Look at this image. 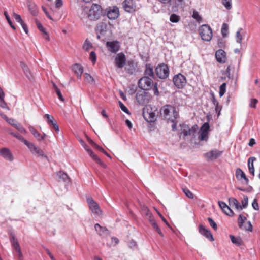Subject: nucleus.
I'll list each match as a JSON object with an SVG mask.
<instances>
[{
	"label": "nucleus",
	"mask_w": 260,
	"mask_h": 260,
	"mask_svg": "<svg viewBox=\"0 0 260 260\" xmlns=\"http://www.w3.org/2000/svg\"><path fill=\"white\" fill-rule=\"evenodd\" d=\"M228 31V25L226 23L223 24L221 28V33L223 36H225Z\"/></svg>",
	"instance_id": "5fc2aeb1"
},
{
	"label": "nucleus",
	"mask_w": 260,
	"mask_h": 260,
	"mask_svg": "<svg viewBox=\"0 0 260 260\" xmlns=\"http://www.w3.org/2000/svg\"><path fill=\"white\" fill-rule=\"evenodd\" d=\"M199 33L202 39L205 41H210L212 38L211 28L207 24L202 25L199 28Z\"/></svg>",
	"instance_id": "7ed1b4c3"
},
{
	"label": "nucleus",
	"mask_w": 260,
	"mask_h": 260,
	"mask_svg": "<svg viewBox=\"0 0 260 260\" xmlns=\"http://www.w3.org/2000/svg\"><path fill=\"white\" fill-rule=\"evenodd\" d=\"M151 225L161 237H164L163 233H162L160 229L159 228V226L158 225L157 223L155 221L151 223Z\"/></svg>",
	"instance_id": "a19ab883"
},
{
	"label": "nucleus",
	"mask_w": 260,
	"mask_h": 260,
	"mask_svg": "<svg viewBox=\"0 0 260 260\" xmlns=\"http://www.w3.org/2000/svg\"><path fill=\"white\" fill-rule=\"evenodd\" d=\"M242 30V29L241 28H240L239 29V30L236 32V42L239 44L242 43V39H243L242 35L240 33V31Z\"/></svg>",
	"instance_id": "37998d69"
},
{
	"label": "nucleus",
	"mask_w": 260,
	"mask_h": 260,
	"mask_svg": "<svg viewBox=\"0 0 260 260\" xmlns=\"http://www.w3.org/2000/svg\"><path fill=\"white\" fill-rule=\"evenodd\" d=\"M122 5L123 9L129 13L134 12L139 9L134 0H124Z\"/></svg>",
	"instance_id": "0eeeda50"
},
{
	"label": "nucleus",
	"mask_w": 260,
	"mask_h": 260,
	"mask_svg": "<svg viewBox=\"0 0 260 260\" xmlns=\"http://www.w3.org/2000/svg\"><path fill=\"white\" fill-rule=\"evenodd\" d=\"M180 16L175 14H172L170 17V20L173 23H177L180 21Z\"/></svg>",
	"instance_id": "79ce46f5"
},
{
	"label": "nucleus",
	"mask_w": 260,
	"mask_h": 260,
	"mask_svg": "<svg viewBox=\"0 0 260 260\" xmlns=\"http://www.w3.org/2000/svg\"><path fill=\"white\" fill-rule=\"evenodd\" d=\"M147 219L149 221V222L151 223L154 222L155 221L154 216L152 214L150 213L149 214L145 216Z\"/></svg>",
	"instance_id": "0e129e2a"
},
{
	"label": "nucleus",
	"mask_w": 260,
	"mask_h": 260,
	"mask_svg": "<svg viewBox=\"0 0 260 260\" xmlns=\"http://www.w3.org/2000/svg\"><path fill=\"white\" fill-rule=\"evenodd\" d=\"M115 66L119 69L122 68L126 63V57L122 52L118 53L114 59Z\"/></svg>",
	"instance_id": "4468645a"
},
{
	"label": "nucleus",
	"mask_w": 260,
	"mask_h": 260,
	"mask_svg": "<svg viewBox=\"0 0 260 260\" xmlns=\"http://www.w3.org/2000/svg\"><path fill=\"white\" fill-rule=\"evenodd\" d=\"M173 81L175 86L179 89L182 88L186 83L185 77L181 74L175 75Z\"/></svg>",
	"instance_id": "1a4fd4ad"
},
{
	"label": "nucleus",
	"mask_w": 260,
	"mask_h": 260,
	"mask_svg": "<svg viewBox=\"0 0 260 260\" xmlns=\"http://www.w3.org/2000/svg\"><path fill=\"white\" fill-rule=\"evenodd\" d=\"M144 74L145 76L154 77L153 67L150 64H147L146 65Z\"/></svg>",
	"instance_id": "cd10ccee"
},
{
	"label": "nucleus",
	"mask_w": 260,
	"mask_h": 260,
	"mask_svg": "<svg viewBox=\"0 0 260 260\" xmlns=\"http://www.w3.org/2000/svg\"><path fill=\"white\" fill-rule=\"evenodd\" d=\"M208 139V133L199 132V139L200 141H207Z\"/></svg>",
	"instance_id": "58836bf2"
},
{
	"label": "nucleus",
	"mask_w": 260,
	"mask_h": 260,
	"mask_svg": "<svg viewBox=\"0 0 260 260\" xmlns=\"http://www.w3.org/2000/svg\"><path fill=\"white\" fill-rule=\"evenodd\" d=\"M246 220V217L240 215L238 219V225L241 229H244L246 231H251L252 230V225L250 221H248L247 224L248 225V227H243V223Z\"/></svg>",
	"instance_id": "a211bd4d"
},
{
	"label": "nucleus",
	"mask_w": 260,
	"mask_h": 260,
	"mask_svg": "<svg viewBox=\"0 0 260 260\" xmlns=\"http://www.w3.org/2000/svg\"><path fill=\"white\" fill-rule=\"evenodd\" d=\"M222 153V151L217 149L212 150L204 154V157L207 160L217 159Z\"/></svg>",
	"instance_id": "dca6fc26"
},
{
	"label": "nucleus",
	"mask_w": 260,
	"mask_h": 260,
	"mask_svg": "<svg viewBox=\"0 0 260 260\" xmlns=\"http://www.w3.org/2000/svg\"><path fill=\"white\" fill-rule=\"evenodd\" d=\"M230 237L232 242L236 245L237 246H240L242 245L243 241L242 239L239 237H235V236L231 235Z\"/></svg>",
	"instance_id": "f704fd0d"
},
{
	"label": "nucleus",
	"mask_w": 260,
	"mask_h": 260,
	"mask_svg": "<svg viewBox=\"0 0 260 260\" xmlns=\"http://www.w3.org/2000/svg\"><path fill=\"white\" fill-rule=\"evenodd\" d=\"M256 160L255 157H251L248 159V169L249 171V173L252 175V176L254 175V168L253 166V162Z\"/></svg>",
	"instance_id": "c756f323"
},
{
	"label": "nucleus",
	"mask_w": 260,
	"mask_h": 260,
	"mask_svg": "<svg viewBox=\"0 0 260 260\" xmlns=\"http://www.w3.org/2000/svg\"><path fill=\"white\" fill-rule=\"evenodd\" d=\"M102 15V9L100 5L93 4L87 13V18L91 21H96Z\"/></svg>",
	"instance_id": "f03ea898"
},
{
	"label": "nucleus",
	"mask_w": 260,
	"mask_h": 260,
	"mask_svg": "<svg viewBox=\"0 0 260 260\" xmlns=\"http://www.w3.org/2000/svg\"><path fill=\"white\" fill-rule=\"evenodd\" d=\"M160 113L163 115L164 118L171 122H175L179 117L178 112L175 107L166 105L161 107Z\"/></svg>",
	"instance_id": "f257e3e1"
},
{
	"label": "nucleus",
	"mask_w": 260,
	"mask_h": 260,
	"mask_svg": "<svg viewBox=\"0 0 260 260\" xmlns=\"http://www.w3.org/2000/svg\"><path fill=\"white\" fill-rule=\"evenodd\" d=\"M215 57L217 61L221 63H224L226 61V53L222 49L218 50L215 53Z\"/></svg>",
	"instance_id": "4be33fe9"
},
{
	"label": "nucleus",
	"mask_w": 260,
	"mask_h": 260,
	"mask_svg": "<svg viewBox=\"0 0 260 260\" xmlns=\"http://www.w3.org/2000/svg\"><path fill=\"white\" fill-rule=\"evenodd\" d=\"M87 201L92 212L98 216H101L102 215V211L98 203L92 198H88Z\"/></svg>",
	"instance_id": "9b49d317"
},
{
	"label": "nucleus",
	"mask_w": 260,
	"mask_h": 260,
	"mask_svg": "<svg viewBox=\"0 0 260 260\" xmlns=\"http://www.w3.org/2000/svg\"><path fill=\"white\" fill-rule=\"evenodd\" d=\"M208 220L210 223V226H212L214 230H216L217 229V226L214 220L210 217L208 218Z\"/></svg>",
	"instance_id": "13d9d810"
},
{
	"label": "nucleus",
	"mask_w": 260,
	"mask_h": 260,
	"mask_svg": "<svg viewBox=\"0 0 260 260\" xmlns=\"http://www.w3.org/2000/svg\"><path fill=\"white\" fill-rule=\"evenodd\" d=\"M81 143L82 146L84 147L86 151L88 152V154L100 165H101L103 168H106V166L104 164V162L96 155H95L92 150L90 149L89 147L82 140L81 141Z\"/></svg>",
	"instance_id": "9d476101"
},
{
	"label": "nucleus",
	"mask_w": 260,
	"mask_h": 260,
	"mask_svg": "<svg viewBox=\"0 0 260 260\" xmlns=\"http://www.w3.org/2000/svg\"><path fill=\"white\" fill-rule=\"evenodd\" d=\"M197 129L198 126L197 125L192 126L191 128L189 127L187 125H183L182 126V133L184 136L194 137L196 131Z\"/></svg>",
	"instance_id": "2eb2a0df"
},
{
	"label": "nucleus",
	"mask_w": 260,
	"mask_h": 260,
	"mask_svg": "<svg viewBox=\"0 0 260 260\" xmlns=\"http://www.w3.org/2000/svg\"><path fill=\"white\" fill-rule=\"evenodd\" d=\"M119 9L116 6L110 8L107 13V17L111 20L116 19L119 16Z\"/></svg>",
	"instance_id": "f3484780"
},
{
	"label": "nucleus",
	"mask_w": 260,
	"mask_h": 260,
	"mask_svg": "<svg viewBox=\"0 0 260 260\" xmlns=\"http://www.w3.org/2000/svg\"><path fill=\"white\" fill-rule=\"evenodd\" d=\"M106 46L108 51L113 53H116L120 47V43L117 40L108 41L106 42Z\"/></svg>",
	"instance_id": "ddd939ff"
},
{
	"label": "nucleus",
	"mask_w": 260,
	"mask_h": 260,
	"mask_svg": "<svg viewBox=\"0 0 260 260\" xmlns=\"http://www.w3.org/2000/svg\"><path fill=\"white\" fill-rule=\"evenodd\" d=\"M232 0H222V3L224 7L228 10L232 8Z\"/></svg>",
	"instance_id": "8fccbe9b"
},
{
	"label": "nucleus",
	"mask_w": 260,
	"mask_h": 260,
	"mask_svg": "<svg viewBox=\"0 0 260 260\" xmlns=\"http://www.w3.org/2000/svg\"><path fill=\"white\" fill-rule=\"evenodd\" d=\"M7 122L15 128H17L20 123L18 122L15 119L13 118H9L7 120Z\"/></svg>",
	"instance_id": "4c0bfd02"
},
{
	"label": "nucleus",
	"mask_w": 260,
	"mask_h": 260,
	"mask_svg": "<svg viewBox=\"0 0 260 260\" xmlns=\"http://www.w3.org/2000/svg\"><path fill=\"white\" fill-rule=\"evenodd\" d=\"M185 0H174L172 2V9L174 11L177 10L178 7L183 8L185 6Z\"/></svg>",
	"instance_id": "a878e982"
},
{
	"label": "nucleus",
	"mask_w": 260,
	"mask_h": 260,
	"mask_svg": "<svg viewBox=\"0 0 260 260\" xmlns=\"http://www.w3.org/2000/svg\"><path fill=\"white\" fill-rule=\"evenodd\" d=\"M136 100L137 102L141 105H144L147 103L146 92L145 90H141L137 92L136 94Z\"/></svg>",
	"instance_id": "aec40b11"
},
{
	"label": "nucleus",
	"mask_w": 260,
	"mask_h": 260,
	"mask_svg": "<svg viewBox=\"0 0 260 260\" xmlns=\"http://www.w3.org/2000/svg\"><path fill=\"white\" fill-rule=\"evenodd\" d=\"M199 232L201 234L204 236L206 238L208 239L210 241H214V238L211 232L206 229L203 225H199Z\"/></svg>",
	"instance_id": "412c9836"
},
{
	"label": "nucleus",
	"mask_w": 260,
	"mask_h": 260,
	"mask_svg": "<svg viewBox=\"0 0 260 260\" xmlns=\"http://www.w3.org/2000/svg\"><path fill=\"white\" fill-rule=\"evenodd\" d=\"M236 177L238 179H244L246 184L249 182L248 179L246 177V175L244 172L240 168L237 169L236 171Z\"/></svg>",
	"instance_id": "393cba45"
},
{
	"label": "nucleus",
	"mask_w": 260,
	"mask_h": 260,
	"mask_svg": "<svg viewBox=\"0 0 260 260\" xmlns=\"http://www.w3.org/2000/svg\"><path fill=\"white\" fill-rule=\"evenodd\" d=\"M209 127H210V126H209V123L207 122L205 123L201 127L200 131L203 132L208 133Z\"/></svg>",
	"instance_id": "864d4df0"
},
{
	"label": "nucleus",
	"mask_w": 260,
	"mask_h": 260,
	"mask_svg": "<svg viewBox=\"0 0 260 260\" xmlns=\"http://www.w3.org/2000/svg\"><path fill=\"white\" fill-rule=\"evenodd\" d=\"M44 117L47 118L48 123L50 125L56 122L54 117L50 115L46 114L44 115Z\"/></svg>",
	"instance_id": "49530a36"
},
{
	"label": "nucleus",
	"mask_w": 260,
	"mask_h": 260,
	"mask_svg": "<svg viewBox=\"0 0 260 260\" xmlns=\"http://www.w3.org/2000/svg\"><path fill=\"white\" fill-rule=\"evenodd\" d=\"M93 146H94L96 149H97L99 151L102 152L104 154L106 155L108 157L111 158V156L109 155V154L106 151H105V150L102 147L99 146L96 143Z\"/></svg>",
	"instance_id": "6e6d98bb"
},
{
	"label": "nucleus",
	"mask_w": 260,
	"mask_h": 260,
	"mask_svg": "<svg viewBox=\"0 0 260 260\" xmlns=\"http://www.w3.org/2000/svg\"><path fill=\"white\" fill-rule=\"evenodd\" d=\"M56 91V93L59 98V99L60 100H61V101H64V98L63 97L61 93V91L60 90L58 89V88H56V90L55 91Z\"/></svg>",
	"instance_id": "774afa93"
},
{
	"label": "nucleus",
	"mask_w": 260,
	"mask_h": 260,
	"mask_svg": "<svg viewBox=\"0 0 260 260\" xmlns=\"http://www.w3.org/2000/svg\"><path fill=\"white\" fill-rule=\"evenodd\" d=\"M138 86L144 90H149L153 86V81L148 77L144 76L139 80Z\"/></svg>",
	"instance_id": "423d86ee"
},
{
	"label": "nucleus",
	"mask_w": 260,
	"mask_h": 260,
	"mask_svg": "<svg viewBox=\"0 0 260 260\" xmlns=\"http://www.w3.org/2000/svg\"><path fill=\"white\" fill-rule=\"evenodd\" d=\"M13 16L14 17V18L15 19V20L19 23L20 24L22 23L23 22H24L23 21V20L22 19L21 17V16L19 14H17L15 13H13Z\"/></svg>",
	"instance_id": "3c124183"
},
{
	"label": "nucleus",
	"mask_w": 260,
	"mask_h": 260,
	"mask_svg": "<svg viewBox=\"0 0 260 260\" xmlns=\"http://www.w3.org/2000/svg\"><path fill=\"white\" fill-rule=\"evenodd\" d=\"M248 199L247 196H245L242 201V205H241V206L242 207V209L246 207L248 205Z\"/></svg>",
	"instance_id": "69168bd1"
},
{
	"label": "nucleus",
	"mask_w": 260,
	"mask_h": 260,
	"mask_svg": "<svg viewBox=\"0 0 260 260\" xmlns=\"http://www.w3.org/2000/svg\"><path fill=\"white\" fill-rule=\"evenodd\" d=\"M183 192L190 199H193L194 195L187 188H184L182 189Z\"/></svg>",
	"instance_id": "09e8293b"
},
{
	"label": "nucleus",
	"mask_w": 260,
	"mask_h": 260,
	"mask_svg": "<svg viewBox=\"0 0 260 260\" xmlns=\"http://www.w3.org/2000/svg\"><path fill=\"white\" fill-rule=\"evenodd\" d=\"M118 104L121 109L127 114H130L128 109L125 107V106L121 102H118Z\"/></svg>",
	"instance_id": "603ef678"
},
{
	"label": "nucleus",
	"mask_w": 260,
	"mask_h": 260,
	"mask_svg": "<svg viewBox=\"0 0 260 260\" xmlns=\"http://www.w3.org/2000/svg\"><path fill=\"white\" fill-rule=\"evenodd\" d=\"M20 66L22 69L24 73L25 74L26 77L30 81L33 80V76L28 67V66L23 62H20Z\"/></svg>",
	"instance_id": "5701e85b"
},
{
	"label": "nucleus",
	"mask_w": 260,
	"mask_h": 260,
	"mask_svg": "<svg viewBox=\"0 0 260 260\" xmlns=\"http://www.w3.org/2000/svg\"><path fill=\"white\" fill-rule=\"evenodd\" d=\"M73 70L78 78H81L83 72V68L82 66L77 63L75 64L73 66Z\"/></svg>",
	"instance_id": "b1692460"
},
{
	"label": "nucleus",
	"mask_w": 260,
	"mask_h": 260,
	"mask_svg": "<svg viewBox=\"0 0 260 260\" xmlns=\"http://www.w3.org/2000/svg\"><path fill=\"white\" fill-rule=\"evenodd\" d=\"M10 134H11V135L13 136L14 137L17 138L19 141L23 142L25 144V145H26L28 143V142L27 140L25 139L23 137L21 136L18 133H13V132H10Z\"/></svg>",
	"instance_id": "e433bc0d"
},
{
	"label": "nucleus",
	"mask_w": 260,
	"mask_h": 260,
	"mask_svg": "<svg viewBox=\"0 0 260 260\" xmlns=\"http://www.w3.org/2000/svg\"><path fill=\"white\" fill-rule=\"evenodd\" d=\"M57 176L58 177L59 181H63L66 183L70 182L69 178L68 175L63 172L59 171L57 173Z\"/></svg>",
	"instance_id": "c85d7f7f"
},
{
	"label": "nucleus",
	"mask_w": 260,
	"mask_h": 260,
	"mask_svg": "<svg viewBox=\"0 0 260 260\" xmlns=\"http://www.w3.org/2000/svg\"><path fill=\"white\" fill-rule=\"evenodd\" d=\"M226 87V84L225 83H223L220 86L219 93L220 97H222L225 93Z\"/></svg>",
	"instance_id": "a18cd8bd"
},
{
	"label": "nucleus",
	"mask_w": 260,
	"mask_h": 260,
	"mask_svg": "<svg viewBox=\"0 0 260 260\" xmlns=\"http://www.w3.org/2000/svg\"><path fill=\"white\" fill-rule=\"evenodd\" d=\"M124 69L126 73L129 75L134 74L136 71V68L134 65L131 63H128L126 64Z\"/></svg>",
	"instance_id": "473e14b6"
},
{
	"label": "nucleus",
	"mask_w": 260,
	"mask_h": 260,
	"mask_svg": "<svg viewBox=\"0 0 260 260\" xmlns=\"http://www.w3.org/2000/svg\"><path fill=\"white\" fill-rule=\"evenodd\" d=\"M143 116L144 118L148 122L154 121L155 119V114L149 107H146L143 109Z\"/></svg>",
	"instance_id": "f8f14e48"
},
{
	"label": "nucleus",
	"mask_w": 260,
	"mask_h": 260,
	"mask_svg": "<svg viewBox=\"0 0 260 260\" xmlns=\"http://www.w3.org/2000/svg\"><path fill=\"white\" fill-rule=\"evenodd\" d=\"M192 17L194 19H195L198 21H200L202 20L201 17L200 16L199 14L197 11H193Z\"/></svg>",
	"instance_id": "680f3d73"
},
{
	"label": "nucleus",
	"mask_w": 260,
	"mask_h": 260,
	"mask_svg": "<svg viewBox=\"0 0 260 260\" xmlns=\"http://www.w3.org/2000/svg\"><path fill=\"white\" fill-rule=\"evenodd\" d=\"M84 77L86 82L90 84H94L95 82V81L93 79V78L88 73H85L84 75Z\"/></svg>",
	"instance_id": "ea45409f"
},
{
	"label": "nucleus",
	"mask_w": 260,
	"mask_h": 260,
	"mask_svg": "<svg viewBox=\"0 0 260 260\" xmlns=\"http://www.w3.org/2000/svg\"><path fill=\"white\" fill-rule=\"evenodd\" d=\"M92 47L91 43L86 39L83 44V48L86 51H88L90 48Z\"/></svg>",
	"instance_id": "de8ad7c7"
},
{
	"label": "nucleus",
	"mask_w": 260,
	"mask_h": 260,
	"mask_svg": "<svg viewBox=\"0 0 260 260\" xmlns=\"http://www.w3.org/2000/svg\"><path fill=\"white\" fill-rule=\"evenodd\" d=\"M28 128L34 136L38 140L40 141L41 140H43V137H41V134L39 132H38L33 126L30 125L29 126Z\"/></svg>",
	"instance_id": "2f4dec72"
},
{
	"label": "nucleus",
	"mask_w": 260,
	"mask_h": 260,
	"mask_svg": "<svg viewBox=\"0 0 260 260\" xmlns=\"http://www.w3.org/2000/svg\"><path fill=\"white\" fill-rule=\"evenodd\" d=\"M94 229L97 233L100 236L106 234L108 232V230L106 228L102 226L98 223H96L94 225Z\"/></svg>",
	"instance_id": "bb28decb"
},
{
	"label": "nucleus",
	"mask_w": 260,
	"mask_h": 260,
	"mask_svg": "<svg viewBox=\"0 0 260 260\" xmlns=\"http://www.w3.org/2000/svg\"><path fill=\"white\" fill-rule=\"evenodd\" d=\"M1 155L5 159L12 161L13 160V156L10 150L7 148H2L0 149Z\"/></svg>",
	"instance_id": "6ab92c4d"
},
{
	"label": "nucleus",
	"mask_w": 260,
	"mask_h": 260,
	"mask_svg": "<svg viewBox=\"0 0 260 260\" xmlns=\"http://www.w3.org/2000/svg\"><path fill=\"white\" fill-rule=\"evenodd\" d=\"M36 22L38 28L43 34H46V31L45 30V28H44L42 24L37 20H36Z\"/></svg>",
	"instance_id": "052dcab7"
},
{
	"label": "nucleus",
	"mask_w": 260,
	"mask_h": 260,
	"mask_svg": "<svg viewBox=\"0 0 260 260\" xmlns=\"http://www.w3.org/2000/svg\"><path fill=\"white\" fill-rule=\"evenodd\" d=\"M0 107L4 109H9V107L4 100V98H0Z\"/></svg>",
	"instance_id": "4d7b16f0"
},
{
	"label": "nucleus",
	"mask_w": 260,
	"mask_h": 260,
	"mask_svg": "<svg viewBox=\"0 0 260 260\" xmlns=\"http://www.w3.org/2000/svg\"><path fill=\"white\" fill-rule=\"evenodd\" d=\"M10 242L12 244V247L15 249L17 253V256L19 260H23V254L22 253L20 245L18 242L17 239L13 234L11 235L10 238Z\"/></svg>",
	"instance_id": "6e6552de"
},
{
	"label": "nucleus",
	"mask_w": 260,
	"mask_h": 260,
	"mask_svg": "<svg viewBox=\"0 0 260 260\" xmlns=\"http://www.w3.org/2000/svg\"><path fill=\"white\" fill-rule=\"evenodd\" d=\"M141 208L142 213L145 216L148 215V214H149L151 213L150 212L149 210L148 209L147 207L144 204H143V205L141 204Z\"/></svg>",
	"instance_id": "c03bdc74"
},
{
	"label": "nucleus",
	"mask_w": 260,
	"mask_h": 260,
	"mask_svg": "<svg viewBox=\"0 0 260 260\" xmlns=\"http://www.w3.org/2000/svg\"><path fill=\"white\" fill-rule=\"evenodd\" d=\"M218 204L219 207L221 208V209L223 210L226 211V209H228V205L223 202L222 201H219Z\"/></svg>",
	"instance_id": "e2e57ef3"
},
{
	"label": "nucleus",
	"mask_w": 260,
	"mask_h": 260,
	"mask_svg": "<svg viewBox=\"0 0 260 260\" xmlns=\"http://www.w3.org/2000/svg\"><path fill=\"white\" fill-rule=\"evenodd\" d=\"M107 26L104 23L101 22L98 24L96 27V31L98 34H103L106 31Z\"/></svg>",
	"instance_id": "7c9ffc66"
},
{
	"label": "nucleus",
	"mask_w": 260,
	"mask_h": 260,
	"mask_svg": "<svg viewBox=\"0 0 260 260\" xmlns=\"http://www.w3.org/2000/svg\"><path fill=\"white\" fill-rule=\"evenodd\" d=\"M229 202L230 205L234 206L237 209H242V207L240 205L239 202L235 198H229Z\"/></svg>",
	"instance_id": "72a5a7b5"
},
{
	"label": "nucleus",
	"mask_w": 260,
	"mask_h": 260,
	"mask_svg": "<svg viewBox=\"0 0 260 260\" xmlns=\"http://www.w3.org/2000/svg\"><path fill=\"white\" fill-rule=\"evenodd\" d=\"M90 59L93 63H95L96 60V55L94 51H92L90 53Z\"/></svg>",
	"instance_id": "bf43d9fd"
},
{
	"label": "nucleus",
	"mask_w": 260,
	"mask_h": 260,
	"mask_svg": "<svg viewBox=\"0 0 260 260\" xmlns=\"http://www.w3.org/2000/svg\"><path fill=\"white\" fill-rule=\"evenodd\" d=\"M28 9L31 13V14L34 16H36L38 14V9L36 6V5L34 3H29L28 5Z\"/></svg>",
	"instance_id": "c9c22d12"
},
{
	"label": "nucleus",
	"mask_w": 260,
	"mask_h": 260,
	"mask_svg": "<svg viewBox=\"0 0 260 260\" xmlns=\"http://www.w3.org/2000/svg\"><path fill=\"white\" fill-rule=\"evenodd\" d=\"M30 151L33 154L41 157L48 158L47 156L44 154L43 151L39 147L35 145L32 142H28L26 144Z\"/></svg>",
	"instance_id": "39448f33"
},
{
	"label": "nucleus",
	"mask_w": 260,
	"mask_h": 260,
	"mask_svg": "<svg viewBox=\"0 0 260 260\" xmlns=\"http://www.w3.org/2000/svg\"><path fill=\"white\" fill-rule=\"evenodd\" d=\"M258 103V100L256 99H251L250 103V107L252 108H255L256 107V105Z\"/></svg>",
	"instance_id": "338daca9"
},
{
	"label": "nucleus",
	"mask_w": 260,
	"mask_h": 260,
	"mask_svg": "<svg viewBox=\"0 0 260 260\" xmlns=\"http://www.w3.org/2000/svg\"><path fill=\"white\" fill-rule=\"evenodd\" d=\"M156 75L160 79L167 78L169 74V67L164 63L158 65L155 69Z\"/></svg>",
	"instance_id": "20e7f679"
}]
</instances>
